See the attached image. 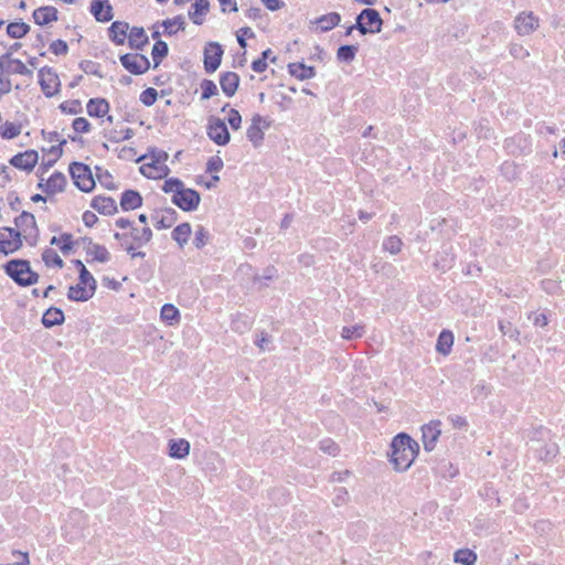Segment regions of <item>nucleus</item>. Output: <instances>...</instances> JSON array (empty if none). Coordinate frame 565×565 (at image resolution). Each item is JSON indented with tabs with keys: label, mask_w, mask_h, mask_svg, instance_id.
Wrapping results in <instances>:
<instances>
[{
	"label": "nucleus",
	"mask_w": 565,
	"mask_h": 565,
	"mask_svg": "<svg viewBox=\"0 0 565 565\" xmlns=\"http://www.w3.org/2000/svg\"><path fill=\"white\" fill-rule=\"evenodd\" d=\"M143 199L136 190H125L120 195V207L122 211H134L142 205Z\"/></svg>",
	"instance_id": "nucleus-31"
},
{
	"label": "nucleus",
	"mask_w": 565,
	"mask_h": 565,
	"mask_svg": "<svg viewBox=\"0 0 565 565\" xmlns=\"http://www.w3.org/2000/svg\"><path fill=\"white\" fill-rule=\"evenodd\" d=\"M15 227L13 232L18 235L21 243L25 242L29 245H34L39 238V227L35 216L30 212H22L14 220Z\"/></svg>",
	"instance_id": "nucleus-10"
},
{
	"label": "nucleus",
	"mask_w": 565,
	"mask_h": 565,
	"mask_svg": "<svg viewBox=\"0 0 565 565\" xmlns=\"http://www.w3.org/2000/svg\"><path fill=\"white\" fill-rule=\"evenodd\" d=\"M254 36H255V33L248 26L241 28L237 31V42L242 49L246 47V39H252Z\"/></svg>",
	"instance_id": "nucleus-59"
},
{
	"label": "nucleus",
	"mask_w": 565,
	"mask_h": 565,
	"mask_svg": "<svg viewBox=\"0 0 565 565\" xmlns=\"http://www.w3.org/2000/svg\"><path fill=\"white\" fill-rule=\"evenodd\" d=\"M31 26L22 20L9 22L6 26V34L12 40H21L25 38Z\"/></svg>",
	"instance_id": "nucleus-34"
},
{
	"label": "nucleus",
	"mask_w": 565,
	"mask_h": 565,
	"mask_svg": "<svg viewBox=\"0 0 565 565\" xmlns=\"http://www.w3.org/2000/svg\"><path fill=\"white\" fill-rule=\"evenodd\" d=\"M89 12L97 22L106 23L113 20L114 9L108 0H92Z\"/></svg>",
	"instance_id": "nucleus-26"
},
{
	"label": "nucleus",
	"mask_w": 565,
	"mask_h": 565,
	"mask_svg": "<svg viewBox=\"0 0 565 565\" xmlns=\"http://www.w3.org/2000/svg\"><path fill=\"white\" fill-rule=\"evenodd\" d=\"M206 135L217 146H226L231 141V134L225 121L216 116L209 117Z\"/></svg>",
	"instance_id": "nucleus-13"
},
{
	"label": "nucleus",
	"mask_w": 565,
	"mask_h": 565,
	"mask_svg": "<svg viewBox=\"0 0 565 565\" xmlns=\"http://www.w3.org/2000/svg\"><path fill=\"white\" fill-rule=\"evenodd\" d=\"M192 234V228L189 223H181L174 227L172 231V238L177 242V244L183 248L185 244H188Z\"/></svg>",
	"instance_id": "nucleus-42"
},
{
	"label": "nucleus",
	"mask_w": 565,
	"mask_h": 565,
	"mask_svg": "<svg viewBox=\"0 0 565 565\" xmlns=\"http://www.w3.org/2000/svg\"><path fill=\"white\" fill-rule=\"evenodd\" d=\"M273 55V52L271 50H266L263 52L262 54V57L255 60L253 63H252V70L256 73H263L266 71L267 68V60L270 58L273 62L276 60L275 56H271Z\"/></svg>",
	"instance_id": "nucleus-51"
},
{
	"label": "nucleus",
	"mask_w": 565,
	"mask_h": 565,
	"mask_svg": "<svg viewBox=\"0 0 565 565\" xmlns=\"http://www.w3.org/2000/svg\"><path fill=\"white\" fill-rule=\"evenodd\" d=\"M209 239H210L209 232L203 226H199L198 230L195 231L194 239H193L195 247L196 248L204 247L207 244Z\"/></svg>",
	"instance_id": "nucleus-57"
},
{
	"label": "nucleus",
	"mask_w": 565,
	"mask_h": 565,
	"mask_svg": "<svg viewBox=\"0 0 565 565\" xmlns=\"http://www.w3.org/2000/svg\"><path fill=\"white\" fill-rule=\"evenodd\" d=\"M68 173L73 184L83 193H92L96 188L90 167L81 161H73L68 164Z\"/></svg>",
	"instance_id": "nucleus-8"
},
{
	"label": "nucleus",
	"mask_w": 565,
	"mask_h": 565,
	"mask_svg": "<svg viewBox=\"0 0 565 565\" xmlns=\"http://www.w3.org/2000/svg\"><path fill=\"white\" fill-rule=\"evenodd\" d=\"M419 451V446L409 435L401 433L391 443V462L396 471H406Z\"/></svg>",
	"instance_id": "nucleus-2"
},
{
	"label": "nucleus",
	"mask_w": 565,
	"mask_h": 565,
	"mask_svg": "<svg viewBox=\"0 0 565 565\" xmlns=\"http://www.w3.org/2000/svg\"><path fill=\"white\" fill-rule=\"evenodd\" d=\"M130 28L126 21H114L108 28V39L115 45H124L128 40Z\"/></svg>",
	"instance_id": "nucleus-27"
},
{
	"label": "nucleus",
	"mask_w": 565,
	"mask_h": 565,
	"mask_svg": "<svg viewBox=\"0 0 565 565\" xmlns=\"http://www.w3.org/2000/svg\"><path fill=\"white\" fill-rule=\"evenodd\" d=\"M403 242L397 236H390L383 243V248L392 255H396L402 249Z\"/></svg>",
	"instance_id": "nucleus-54"
},
{
	"label": "nucleus",
	"mask_w": 565,
	"mask_h": 565,
	"mask_svg": "<svg viewBox=\"0 0 565 565\" xmlns=\"http://www.w3.org/2000/svg\"><path fill=\"white\" fill-rule=\"evenodd\" d=\"M96 213L94 210H86L82 213V222L86 227L92 228L98 224L99 218Z\"/></svg>",
	"instance_id": "nucleus-58"
},
{
	"label": "nucleus",
	"mask_w": 565,
	"mask_h": 565,
	"mask_svg": "<svg viewBox=\"0 0 565 565\" xmlns=\"http://www.w3.org/2000/svg\"><path fill=\"white\" fill-rule=\"evenodd\" d=\"M190 444L185 439H178L170 441L169 454L173 458H184L189 455Z\"/></svg>",
	"instance_id": "nucleus-43"
},
{
	"label": "nucleus",
	"mask_w": 565,
	"mask_h": 565,
	"mask_svg": "<svg viewBox=\"0 0 565 565\" xmlns=\"http://www.w3.org/2000/svg\"><path fill=\"white\" fill-rule=\"evenodd\" d=\"M38 84L46 98L56 97L62 90L60 75L51 66H43L38 71Z\"/></svg>",
	"instance_id": "nucleus-11"
},
{
	"label": "nucleus",
	"mask_w": 565,
	"mask_h": 565,
	"mask_svg": "<svg viewBox=\"0 0 565 565\" xmlns=\"http://www.w3.org/2000/svg\"><path fill=\"white\" fill-rule=\"evenodd\" d=\"M454 561L461 565H473L477 562V554L469 548H461L455 553Z\"/></svg>",
	"instance_id": "nucleus-48"
},
{
	"label": "nucleus",
	"mask_w": 565,
	"mask_h": 565,
	"mask_svg": "<svg viewBox=\"0 0 565 565\" xmlns=\"http://www.w3.org/2000/svg\"><path fill=\"white\" fill-rule=\"evenodd\" d=\"M96 171V178L103 188L109 191L118 189L117 182L115 181L113 174L108 170H103L99 167H97Z\"/></svg>",
	"instance_id": "nucleus-46"
},
{
	"label": "nucleus",
	"mask_w": 565,
	"mask_h": 565,
	"mask_svg": "<svg viewBox=\"0 0 565 565\" xmlns=\"http://www.w3.org/2000/svg\"><path fill=\"white\" fill-rule=\"evenodd\" d=\"M452 344H454L452 333L450 331L444 330L440 332V334L438 337L436 350L438 353H440L443 355H447L450 353Z\"/></svg>",
	"instance_id": "nucleus-44"
},
{
	"label": "nucleus",
	"mask_w": 565,
	"mask_h": 565,
	"mask_svg": "<svg viewBox=\"0 0 565 565\" xmlns=\"http://www.w3.org/2000/svg\"><path fill=\"white\" fill-rule=\"evenodd\" d=\"M441 435V422L431 420L422 427V441L426 451H433Z\"/></svg>",
	"instance_id": "nucleus-22"
},
{
	"label": "nucleus",
	"mask_w": 565,
	"mask_h": 565,
	"mask_svg": "<svg viewBox=\"0 0 565 565\" xmlns=\"http://www.w3.org/2000/svg\"><path fill=\"white\" fill-rule=\"evenodd\" d=\"M110 253L106 246L98 243H89L86 246V262L92 263H107L110 260Z\"/></svg>",
	"instance_id": "nucleus-28"
},
{
	"label": "nucleus",
	"mask_w": 565,
	"mask_h": 565,
	"mask_svg": "<svg viewBox=\"0 0 565 565\" xmlns=\"http://www.w3.org/2000/svg\"><path fill=\"white\" fill-rule=\"evenodd\" d=\"M510 53L514 58L524 60L530 56V53L521 44H512L510 47Z\"/></svg>",
	"instance_id": "nucleus-60"
},
{
	"label": "nucleus",
	"mask_w": 565,
	"mask_h": 565,
	"mask_svg": "<svg viewBox=\"0 0 565 565\" xmlns=\"http://www.w3.org/2000/svg\"><path fill=\"white\" fill-rule=\"evenodd\" d=\"M288 71L291 76L300 81L312 78L316 75L315 67L308 66L303 63H290L288 65Z\"/></svg>",
	"instance_id": "nucleus-37"
},
{
	"label": "nucleus",
	"mask_w": 565,
	"mask_h": 565,
	"mask_svg": "<svg viewBox=\"0 0 565 565\" xmlns=\"http://www.w3.org/2000/svg\"><path fill=\"white\" fill-rule=\"evenodd\" d=\"M12 67H13V72L15 74H20V75H30L31 74V70L20 60H14L12 62Z\"/></svg>",
	"instance_id": "nucleus-63"
},
{
	"label": "nucleus",
	"mask_w": 565,
	"mask_h": 565,
	"mask_svg": "<svg viewBox=\"0 0 565 565\" xmlns=\"http://www.w3.org/2000/svg\"><path fill=\"white\" fill-rule=\"evenodd\" d=\"M383 20L374 9H364L356 18V29L362 34H376L382 30Z\"/></svg>",
	"instance_id": "nucleus-12"
},
{
	"label": "nucleus",
	"mask_w": 565,
	"mask_h": 565,
	"mask_svg": "<svg viewBox=\"0 0 565 565\" xmlns=\"http://www.w3.org/2000/svg\"><path fill=\"white\" fill-rule=\"evenodd\" d=\"M358 47L354 45H343L338 49L337 57L340 61L350 63L354 60Z\"/></svg>",
	"instance_id": "nucleus-52"
},
{
	"label": "nucleus",
	"mask_w": 565,
	"mask_h": 565,
	"mask_svg": "<svg viewBox=\"0 0 565 565\" xmlns=\"http://www.w3.org/2000/svg\"><path fill=\"white\" fill-rule=\"evenodd\" d=\"M271 125V121L263 117L258 114L254 115L250 119V125L247 128L246 136L248 140L255 146L258 147L262 145L264 140L265 130H267Z\"/></svg>",
	"instance_id": "nucleus-17"
},
{
	"label": "nucleus",
	"mask_w": 565,
	"mask_h": 565,
	"mask_svg": "<svg viewBox=\"0 0 565 565\" xmlns=\"http://www.w3.org/2000/svg\"><path fill=\"white\" fill-rule=\"evenodd\" d=\"M201 100L210 99L218 94L216 84L212 79L204 78L200 83Z\"/></svg>",
	"instance_id": "nucleus-49"
},
{
	"label": "nucleus",
	"mask_w": 565,
	"mask_h": 565,
	"mask_svg": "<svg viewBox=\"0 0 565 565\" xmlns=\"http://www.w3.org/2000/svg\"><path fill=\"white\" fill-rule=\"evenodd\" d=\"M530 319H532L533 323L539 327H545L548 323V319L543 312H533L530 316Z\"/></svg>",
	"instance_id": "nucleus-64"
},
{
	"label": "nucleus",
	"mask_w": 565,
	"mask_h": 565,
	"mask_svg": "<svg viewBox=\"0 0 565 565\" xmlns=\"http://www.w3.org/2000/svg\"><path fill=\"white\" fill-rule=\"evenodd\" d=\"M241 78L235 72H224L220 75V85L222 92L227 96L232 97L236 94L239 86Z\"/></svg>",
	"instance_id": "nucleus-29"
},
{
	"label": "nucleus",
	"mask_w": 565,
	"mask_h": 565,
	"mask_svg": "<svg viewBox=\"0 0 565 565\" xmlns=\"http://www.w3.org/2000/svg\"><path fill=\"white\" fill-rule=\"evenodd\" d=\"M127 43L130 49L141 51L149 44V38L142 26H131Z\"/></svg>",
	"instance_id": "nucleus-30"
},
{
	"label": "nucleus",
	"mask_w": 565,
	"mask_h": 565,
	"mask_svg": "<svg viewBox=\"0 0 565 565\" xmlns=\"http://www.w3.org/2000/svg\"><path fill=\"white\" fill-rule=\"evenodd\" d=\"M94 131V125L89 120L88 116H76L71 121V134L68 135V139L72 142L83 143L85 141V137L90 135Z\"/></svg>",
	"instance_id": "nucleus-18"
},
{
	"label": "nucleus",
	"mask_w": 565,
	"mask_h": 565,
	"mask_svg": "<svg viewBox=\"0 0 565 565\" xmlns=\"http://www.w3.org/2000/svg\"><path fill=\"white\" fill-rule=\"evenodd\" d=\"M41 135L43 140L51 143L50 147L42 148V153L49 158L46 162L42 163V167H52L63 157L67 139L56 130H42Z\"/></svg>",
	"instance_id": "nucleus-9"
},
{
	"label": "nucleus",
	"mask_w": 565,
	"mask_h": 565,
	"mask_svg": "<svg viewBox=\"0 0 565 565\" xmlns=\"http://www.w3.org/2000/svg\"><path fill=\"white\" fill-rule=\"evenodd\" d=\"M57 109L65 116H78L83 111V103L79 99H65L61 102Z\"/></svg>",
	"instance_id": "nucleus-40"
},
{
	"label": "nucleus",
	"mask_w": 565,
	"mask_h": 565,
	"mask_svg": "<svg viewBox=\"0 0 565 565\" xmlns=\"http://www.w3.org/2000/svg\"><path fill=\"white\" fill-rule=\"evenodd\" d=\"M222 113L226 114L225 120L234 131L241 129L243 119L237 109L232 108L226 104L222 107Z\"/></svg>",
	"instance_id": "nucleus-45"
},
{
	"label": "nucleus",
	"mask_w": 565,
	"mask_h": 565,
	"mask_svg": "<svg viewBox=\"0 0 565 565\" xmlns=\"http://www.w3.org/2000/svg\"><path fill=\"white\" fill-rule=\"evenodd\" d=\"M73 264L78 270V280L68 288L67 298L72 301H87L95 295L97 282L82 260H73Z\"/></svg>",
	"instance_id": "nucleus-6"
},
{
	"label": "nucleus",
	"mask_w": 565,
	"mask_h": 565,
	"mask_svg": "<svg viewBox=\"0 0 565 565\" xmlns=\"http://www.w3.org/2000/svg\"><path fill=\"white\" fill-rule=\"evenodd\" d=\"M540 25L539 18L531 11H523L514 19V29L519 35H529Z\"/></svg>",
	"instance_id": "nucleus-21"
},
{
	"label": "nucleus",
	"mask_w": 565,
	"mask_h": 565,
	"mask_svg": "<svg viewBox=\"0 0 565 565\" xmlns=\"http://www.w3.org/2000/svg\"><path fill=\"white\" fill-rule=\"evenodd\" d=\"M50 246L56 248L63 256H68L74 252L76 241L73 234L58 232L51 238Z\"/></svg>",
	"instance_id": "nucleus-25"
},
{
	"label": "nucleus",
	"mask_w": 565,
	"mask_h": 565,
	"mask_svg": "<svg viewBox=\"0 0 565 565\" xmlns=\"http://www.w3.org/2000/svg\"><path fill=\"white\" fill-rule=\"evenodd\" d=\"M341 21V17L337 12H331L320 18L316 19L313 24L316 25V30L320 32H327L337 26Z\"/></svg>",
	"instance_id": "nucleus-35"
},
{
	"label": "nucleus",
	"mask_w": 565,
	"mask_h": 565,
	"mask_svg": "<svg viewBox=\"0 0 565 565\" xmlns=\"http://www.w3.org/2000/svg\"><path fill=\"white\" fill-rule=\"evenodd\" d=\"M167 158L168 156L166 153H151L138 158V161L141 162L139 167L140 173L146 178L153 180L166 178L169 173Z\"/></svg>",
	"instance_id": "nucleus-7"
},
{
	"label": "nucleus",
	"mask_w": 565,
	"mask_h": 565,
	"mask_svg": "<svg viewBox=\"0 0 565 565\" xmlns=\"http://www.w3.org/2000/svg\"><path fill=\"white\" fill-rule=\"evenodd\" d=\"M209 11H210L209 0H193V3L191 6L188 14L194 24L201 25L204 22L205 15L207 14Z\"/></svg>",
	"instance_id": "nucleus-32"
},
{
	"label": "nucleus",
	"mask_w": 565,
	"mask_h": 565,
	"mask_svg": "<svg viewBox=\"0 0 565 565\" xmlns=\"http://www.w3.org/2000/svg\"><path fill=\"white\" fill-rule=\"evenodd\" d=\"M42 260L47 268L61 269L64 266V262L60 256L58 250L52 246L43 249Z\"/></svg>",
	"instance_id": "nucleus-36"
},
{
	"label": "nucleus",
	"mask_w": 565,
	"mask_h": 565,
	"mask_svg": "<svg viewBox=\"0 0 565 565\" xmlns=\"http://www.w3.org/2000/svg\"><path fill=\"white\" fill-rule=\"evenodd\" d=\"M365 333V327L363 324H355L351 327H343L341 337L345 340L362 338Z\"/></svg>",
	"instance_id": "nucleus-50"
},
{
	"label": "nucleus",
	"mask_w": 565,
	"mask_h": 565,
	"mask_svg": "<svg viewBox=\"0 0 565 565\" xmlns=\"http://www.w3.org/2000/svg\"><path fill=\"white\" fill-rule=\"evenodd\" d=\"M169 49L164 41L158 40L154 42L151 55L153 61V67H158L162 60L168 55Z\"/></svg>",
	"instance_id": "nucleus-47"
},
{
	"label": "nucleus",
	"mask_w": 565,
	"mask_h": 565,
	"mask_svg": "<svg viewBox=\"0 0 565 565\" xmlns=\"http://www.w3.org/2000/svg\"><path fill=\"white\" fill-rule=\"evenodd\" d=\"M49 51L55 56H65L68 53V44L61 39L53 40L49 45Z\"/></svg>",
	"instance_id": "nucleus-53"
},
{
	"label": "nucleus",
	"mask_w": 565,
	"mask_h": 565,
	"mask_svg": "<svg viewBox=\"0 0 565 565\" xmlns=\"http://www.w3.org/2000/svg\"><path fill=\"white\" fill-rule=\"evenodd\" d=\"M160 318L164 323L169 326L178 324L181 320L179 309L172 303H166L162 306Z\"/></svg>",
	"instance_id": "nucleus-41"
},
{
	"label": "nucleus",
	"mask_w": 565,
	"mask_h": 565,
	"mask_svg": "<svg viewBox=\"0 0 565 565\" xmlns=\"http://www.w3.org/2000/svg\"><path fill=\"white\" fill-rule=\"evenodd\" d=\"M161 25L163 28V34L167 36H172L184 30L185 22L182 15H178L163 20Z\"/></svg>",
	"instance_id": "nucleus-38"
},
{
	"label": "nucleus",
	"mask_w": 565,
	"mask_h": 565,
	"mask_svg": "<svg viewBox=\"0 0 565 565\" xmlns=\"http://www.w3.org/2000/svg\"><path fill=\"white\" fill-rule=\"evenodd\" d=\"M158 99V90L153 87H148L141 92L139 100L147 107L152 106Z\"/></svg>",
	"instance_id": "nucleus-56"
},
{
	"label": "nucleus",
	"mask_w": 565,
	"mask_h": 565,
	"mask_svg": "<svg viewBox=\"0 0 565 565\" xmlns=\"http://www.w3.org/2000/svg\"><path fill=\"white\" fill-rule=\"evenodd\" d=\"M162 191L170 194L171 201L183 211L195 210L201 201L199 192L185 188L183 182L174 178L164 181Z\"/></svg>",
	"instance_id": "nucleus-4"
},
{
	"label": "nucleus",
	"mask_w": 565,
	"mask_h": 565,
	"mask_svg": "<svg viewBox=\"0 0 565 565\" xmlns=\"http://www.w3.org/2000/svg\"><path fill=\"white\" fill-rule=\"evenodd\" d=\"M223 167L224 163L220 156H213L209 158L206 162V171L212 173V177L207 182L204 183L207 189L215 186L218 183L220 177L217 173L223 169Z\"/></svg>",
	"instance_id": "nucleus-33"
},
{
	"label": "nucleus",
	"mask_w": 565,
	"mask_h": 565,
	"mask_svg": "<svg viewBox=\"0 0 565 565\" xmlns=\"http://www.w3.org/2000/svg\"><path fill=\"white\" fill-rule=\"evenodd\" d=\"M89 206L103 216H114L118 212L116 200L106 194H96L90 199Z\"/></svg>",
	"instance_id": "nucleus-19"
},
{
	"label": "nucleus",
	"mask_w": 565,
	"mask_h": 565,
	"mask_svg": "<svg viewBox=\"0 0 565 565\" xmlns=\"http://www.w3.org/2000/svg\"><path fill=\"white\" fill-rule=\"evenodd\" d=\"M22 248V243L12 227L0 228V254L10 255Z\"/></svg>",
	"instance_id": "nucleus-20"
},
{
	"label": "nucleus",
	"mask_w": 565,
	"mask_h": 565,
	"mask_svg": "<svg viewBox=\"0 0 565 565\" xmlns=\"http://www.w3.org/2000/svg\"><path fill=\"white\" fill-rule=\"evenodd\" d=\"M223 13H234L238 10L237 0H217Z\"/></svg>",
	"instance_id": "nucleus-61"
},
{
	"label": "nucleus",
	"mask_w": 565,
	"mask_h": 565,
	"mask_svg": "<svg viewBox=\"0 0 565 565\" xmlns=\"http://www.w3.org/2000/svg\"><path fill=\"white\" fill-rule=\"evenodd\" d=\"M122 67L132 75H142L150 70L149 58L140 53H126L119 57Z\"/></svg>",
	"instance_id": "nucleus-14"
},
{
	"label": "nucleus",
	"mask_w": 565,
	"mask_h": 565,
	"mask_svg": "<svg viewBox=\"0 0 565 565\" xmlns=\"http://www.w3.org/2000/svg\"><path fill=\"white\" fill-rule=\"evenodd\" d=\"M319 449L329 455V456H332V457H335L339 455L340 452V447L337 443H334L331 438H326V439H322L320 443H319Z\"/></svg>",
	"instance_id": "nucleus-55"
},
{
	"label": "nucleus",
	"mask_w": 565,
	"mask_h": 565,
	"mask_svg": "<svg viewBox=\"0 0 565 565\" xmlns=\"http://www.w3.org/2000/svg\"><path fill=\"white\" fill-rule=\"evenodd\" d=\"M39 160L40 156L38 150L26 149L13 154L9 159V164L19 171L31 173L38 166Z\"/></svg>",
	"instance_id": "nucleus-15"
},
{
	"label": "nucleus",
	"mask_w": 565,
	"mask_h": 565,
	"mask_svg": "<svg viewBox=\"0 0 565 565\" xmlns=\"http://www.w3.org/2000/svg\"><path fill=\"white\" fill-rule=\"evenodd\" d=\"M12 178L10 174V169L3 163H0V188L6 186L11 182Z\"/></svg>",
	"instance_id": "nucleus-62"
},
{
	"label": "nucleus",
	"mask_w": 565,
	"mask_h": 565,
	"mask_svg": "<svg viewBox=\"0 0 565 565\" xmlns=\"http://www.w3.org/2000/svg\"><path fill=\"white\" fill-rule=\"evenodd\" d=\"M224 50L217 42H207L203 50V65L207 74H213L220 67Z\"/></svg>",
	"instance_id": "nucleus-16"
},
{
	"label": "nucleus",
	"mask_w": 565,
	"mask_h": 565,
	"mask_svg": "<svg viewBox=\"0 0 565 565\" xmlns=\"http://www.w3.org/2000/svg\"><path fill=\"white\" fill-rule=\"evenodd\" d=\"M32 19L36 25L45 26L57 22L60 19V12L54 6H41L32 12Z\"/></svg>",
	"instance_id": "nucleus-24"
},
{
	"label": "nucleus",
	"mask_w": 565,
	"mask_h": 565,
	"mask_svg": "<svg viewBox=\"0 0 565 565\" xmlns=\"http://www.w3.org/2000/svg\"><path fill=\"white\" fill-rule=\"evenodd\" d=\"M3 273L19 287L38 284L40 275L32 268L30 260L12 258L2 265Z\"/></svg>",
	"instance_id": "nucleus-5"
},
{
	"label": "nucleus",
	"mask_w": 565,
	"mask_h": 565,
	"mask_svg": "<svg viewBox=\"0 0 565 565\" xmlns=\"http://www.w3.org/2000/svg\"><path fill=\"white\" fill-rule=\"evenodd\" d=\"M64 319V312L60 308L51 307L43 313L42 323L46 328H51L62 324Z\"/></svg>",
	"instance_id": "nucleus-39"
},
{
	"label": "nucleus",
	"mask_w": 565,
	"mask_h": 565,
	"mask_svg": "<svg viewBox=\"0 0 565 565\" xmlns=\"http://www.w3.org/2000/svg\"><path fill=\"white\" fill-rule=\"evenodd\" d=\"M68 186V181L60 170H54L51 174L44 175L43 173L38 175L36 189L40 193L31 195L30 200L32 203H46L53 202L57 195L63 194Z\"/></svg>",
	"instance_id": "nucleus-3"
},
{
	"label": "nucleus",
	"mask_w": 565,
	"mask_h": 565,
	"mask_svg": "<svg viewBox=\"0 0 565 565\" xmlns=\"http://www.w3.org/2000/svg\"><path fill=\"white\" fill-rule=\"evenodd\" d=\"M26 124L18 119L0 121V140L13 141L21 137Z\"/></svg>",
	"instance_id": "nucleus-23"
},
{
	"label": "nucleus",
	"mask_w": 565,
	"mask_h": 565,
	"mask_svg": "<svg viewBox=\"0 0 565 565\" xmlns=\"http://www.w3.org/2000/svg\"><path fill=\"white\" fill-rule=\"evenodd\" d=\"M85 109L88 118L97 120L103 127L102 136L110 143H120L134 137L135 131L132 128L122 124H117L113 127L114 116L111 114L110 103L104 97L89 98L85 104Z\"/></svg>",
	"instance_id": "nucleus-1"
}]
</instances>
